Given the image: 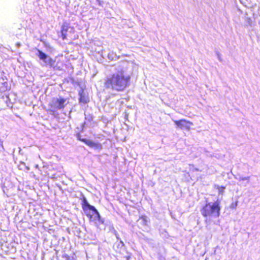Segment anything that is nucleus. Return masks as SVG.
<instances>
[{"label": "nucleus", "instance_id": "39448f33", "mask_svg": "<svg viewBox=\"0 0 260 260\" xmlns=\"http://www.w3.org/2000/svg\"><path fill=\"white\" fill-rule=\"evenodd\" d=\"M77 138L78 140L83 142L89 147L93 148L99 151L102 149V145L99 142H94L90 140L83 138L81 137V135L80 133L77 134Z\"/></svg>", "mask_w": 260, "mask_h": 260}, {"label": "nucleus", "instance_id": "20e7f679", "mask_svg": "<svg viewBox=\"0 0 260 260\" xmlns=\"http://www.w3.org/2000/svg\"><path fill=\"white\" fill-rule=\"evenodd\" d=\"M10 87L8 83L3 77L0 78V104L3 102L6 103L9 96L5 92L9 91Z\"/></svg>", "mask_w": 260, "mask_h": 260}, {"label": "nucleus", "instance_id": "1a4fd4ad", "mask_svg": "<svg viewBox=\"0 0 260 260\" xmlns=\"http://www.w3.org/2000/svg\"><path fill=\"white\" fill-rule=\"evenodd\" d=\"M71 28L73 32H74V28L73 27H70L69 24L67 22H64L61 27V37L63 40L67 39V31Z\"/></svg>", "mask_w": 260, "mask_h": 260}, {"label": "nucleus", "instance_id": "f257e3e1", "mask_svg": "<svg viewBox=\"0 0 260 260\" xmlns=\"http://www.w3.org/2000/svg\"><path fill=\"white\" fill-rule=\"evenodd\" d=\"M131 79V75L120 70L107 76L104 80V85L107 89L121 92L129 86Z\"/></svg>", "mask_w": 260, "mask_h": 260}, {"label": "nucleus", "instance_id": "f03ea898", "mask_svg": "<svg viewBox=\"0 0 260 260\" xmlns=\"http://www.w3.org/2000/svg\"><path fill=\"white\" fill-rule=\"evenodd\" d=\"M220 201L217 200L214 202H207L201 209L202 215L205 218V222L210 224L214 219L218 218L220 214Z\"/></svg>", "mask_w": 260, "mask_h": 260}, {"label": "nucleus", "instance_id": "7ed1b4c3", "mask_svg": "<svg viewBox=\"0 0 260 260\" xmlns=\"http://www.w3.org/2000/svg\"><path fill=\"white\" fill-rule=\"evenodd\" d=\"M81 200V207L83 209V210L85 212L86 216L89 218L92 219V215L88 213V211H92L93 214H96L98 217H100V213L98 212V211L96 209V208L90 205L86 198L85 197H82L80 199Z\"/></svg>", "mask_w": 260, "mask_h": 260}, {"label": "nucleus", "instance_id": "9b49d317", "mask_svg": "<svg viewBox=\"0 0 260 260\" xmlns=\"http://www.w3.org/2000/svg\"><path fill=\"white\" fill-rule=\"evenodd\" d=\"M79 102L82 104H86L89 102V100L88 95L84 92L83 90H81L79 93Z\"/></svg>", "mask_w": 260, "mask_h": 260}, {"label": "nucleus", "instance_id": "9d476101", "mask_svg": "<svg viewBox=\"0 0 260 260\" xmlns=\"http://www.w3.org/2000/svg\"><path fill=\"white\" fill-rule=\"evenodd\" d=\"M132 256V253L126 251V250L123 249V251L120 252L119 255L117 256L118 257V260H130Z\"/></svg>", "mask_w": 260, "mask_h": 260}, {"label": "nucleus", "instance_id": "4468645a", "mask_svg": "<svg viewBox=\"0 0 260 260\" xmlns=\"http://www.w3.org/2000/svg\"><path fill=\"white\" fill-rule=\"evenodd\" d=\"M140 219H142L145 223H146L147 220L145 216H141Z\"/></svg>", "mask_w": 260, "mask_h": 260}, {"label": "nucleus", "instance_id": "2eb2a0df", "mask_svg": "<svg viewBox=\"0 0 260 260\" xmlns=\"http://www.w3.org/2000/svg\"><path fill=\"white\" fill-rule=\"evenodd\" d=\"M249 177H247V178H242L241 180H249Z\"/></svg>", "mask_w": 260, "mask_h": 260}, {"label": "nucleus", "instance_id": "0eeeda50", "mask_svg": "<svg viewBox=\"0 0 260 260\" xmlns=\"http://www.w3.org/2000/svg\"><path fill=\"white\" fill-rule=\"evenodd\" d=\"M175 125L180 129H185L189 131L190 129V126L193 125L192 122L187 120L184 119H182L179 120L174 121Z\"/></svg>", "mask_w": 260, "mask_h": 260}, {"label": "nucleus", "instance_id": "dca6fc26", "mask_svg": "<svg viewBox=\"0 0 260 260\" xmlns=\"http://www.w3.org/2000/svg\"><path fill=\"white\" fill-rule=\"evenodd\" d=\"M0 146L2 147V148H4L3 145V142H0Z\"/></svg>", "mask_w": 260, "mask_h": 260}, {"label": "nucleus", "instance_id": "f8f14e48", "mask_svg": "<svg viewBox=\"0 0 260 260\" xmlns=\"http://www.w3.org/2000/svg\"><path fill=\"white\" fill-rule=\"evenodd\" d=\"M214 188L218 190V194H221V195L223 194V192H224V190L225 189V186H219L218 185H215Z\"/></svg>", "mask_w": 260, "mask_h": 260}, {"label": "nucleus", "instance_id": "423d86ee", "mask_svg": "<svg viewBox=\"0 0 260 260\" xmlns=\"http://www.w3.org/2000/svg\"><path fill=\"white\" fill-rule=\"evenodd\" d=\"M66 99L63 98H53L49 103V107L53 109H62L64 108Z\"/></svg>", "mask_w": 260, "mask_h": 260}, {"label": "nucleus", "instance_id": "6e6552de", "mask_svg": "<svg viewBox=\"0 0 260 260\" xmlns=\"http://www.w3.org/2000/svg\"><path fill=\"white\" fill-rule=\"evenodd\" d=\"M55 62L54 60L50 58L48 60L47 64L56 70H61L64 66V61L61 60H58L56 64H55Z\"/></svg>", "mask_w": 260, "mask_h": 260}, {"label": "nucleus", "instance_id": "f3484780", "mask_svg": "<svg viewBox=\"0 0 260 260\" xmlns=\"http://www.w3.org/2000/svg\"><path fill=\"white\" fill-rule=\"evenodd\" d=\"M3 78L2 77H1V76H0V78Z\"/></svg>", "mask_w": 260, "mask_h": 260}, {"label": "nucleus", "instance_id": "ddd939ff", "mask_svg": "<svg viewBox=\"0 0 260 260\" xmlns=\"http://www.w3.org/2000/svg\"><path fill=\"white\" fill-rule=\"evenodd\" d=\"M38 56L39 58L43 60H45L47 58V55L42 51L38 50Z\"/></svg>", "mask_w": 260, "mask_h": 260}]
</instances>
